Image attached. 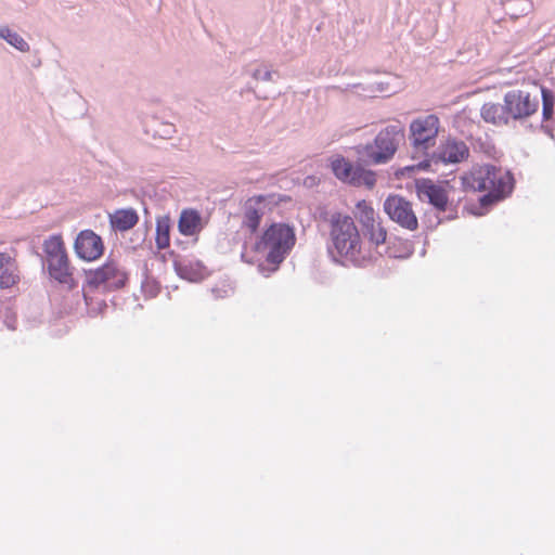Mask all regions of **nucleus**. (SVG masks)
<instances>
[{
	"mask_svg": "<svg viewBox=\"0 0 555 555\" xmlns=\"http://www.w3.org/2000/svg\"><path fill=\"white\" fill-rule=\"evenodd\" d=\"M440 121L436 115H426L410 124V139L414 149L428 150L435 145Z\"/></svg>",
	"mask_w": 555,
	"mask_h": 555,
	"instance_id": "9d476101",
	"label": "nucleus"
},
{
	"mask_svg": "<svg viewBox=\"0 0 555 555\" xmlns=\"http://www.w3.org/2000/svg\"><path fill=\"white\" fill-rule=\"evenodd\" d=\"M268 198L266 195H255L245 202L243 227L248 229L250 233H255L258 230Z\"/></svg>",
	"mask_w": 555,
	"mask_h": 555,
	"instance_id": "ddd939ff",
	"label": "nucleus"
},
{
	"mask_svg": "<svg viewBox=\"0 0 555 555\" xmlns=\"http://www.w3.org/2000/svg\"><path fill=\"white\" fill-rule=\"evenodd\" d=\"M127 273L115 262L107 261L100 268L91 270L88 273L87 291H85V301L90 312L101 313L106 304L104 300L93 302L91 293L95 289L114 291L125 286Z\"/></svg>",
	"mask_w": 555,
	"mask_h": 555,
	"instance_id": "20e7f679",
	"label": "nucleus"
},
{
	"mask_svg": "<svg viewBox=\"0 0 555 555\" xmlns=\"http://www.w3.org/2000/svg\"><path fill=\"white\" fill-rule=\"evenodd\" d=\"M481 117L486 122H490L495 126L507 125L511 120L504 103H485L481 107Z\"/></svg>",
	"mask_w": 555,
	"mask_h": 555,
	"instance_id": "6ab92c4d",
	"label": "nucleus"
},
{
	"mask_svg": "<svg viewBox=\"0 0 555 555\" xmlns=\"http://www.w3.org/2000/svg\"><path fill=\"white\" fill-rule=\"evenodd\" d=\"M77 256L86 261L99 259L104 253V244L100 235L92 230L81 231L74 244Z\"/></svg>",
	"mask_w": 555,
	"mask_h": 555,
	"instance_id": "f8f14e48",
	"label": "nucleus"
},
{
	"mask_svg": "<svg viewBox=\"0 0 555 555\" xmlns=\"http://www.w3.org/2000/svg\"><path fill=\"white\" fill-rule=\"evenodd\" d=\"M404 139V129L399 125H391L378 132L372 144L362 147L361 155L364 162L384 164L395 155L399 143Z\"/></svg>",
	"mask_w": 555,
	"mask_h": 555,
	"instance_id": "39448f33",
	"label": "nucleus"
},
{
	"mask_svg": "<svg viewBox=\"0 0 555 555\" xmlns=\"http://www.w3.org/2000/svg\"><path fill=\"white\" fill-rule=\"evenodd\" d=\"M331 168L337 179L354 186L364 185L372 189L376 183V176L372 170L353 167L345 157L337 155L331 160Z\"/></svg>",
	"mask_w": 555,
	"mask_h": 555,
	"instance_id": "6e6552de",
	"label": "nucleus"
},
{
	"mask_svg": "<svg viewBox=\"0 0 555 555\" xmlns=\"http://www.w3.org/2000/svg\"><path fill=\"white\" fill-rule=\"evenodd\" d=\"M469 156V149L463 141H457L455 139H448L444 143H442L434 157H437L438 160L442 163H461L467 159Z\"/></svg>",
	"mask_w": 555,
	"mask_h": 555,
	"instance_id": "4468645a",
	"label": "nucleus"
},
{
	"mask_svg": "<svg viewBox=\"0 0 555 555\" xmlns=\"http://www.w3.org/2000/svg\"><path fill=\"white\" fill-rule=\"evenodd\" d=\"M0 37L22 52L29 50L28 43L18 34L8 27H0Z\"/></svg>",
	"mask_w": 555,
	"mask_h": 555,
	"instance_id": "4be33fe9",
	"label": "nucleus"
},
{
	"mask_svg": "<svg viewBox=\"0 0 555 555\" xmlns=\"http://www.w3.org/2000/svg\"><path fill=\"white\" fill-rule=\"evenodd\" d=\"M171 220L169 216H162L156 219L155 244L157 249H166L170 246Z\"/></svg>",
	"mask_w": 555,
	"mask_h": 555,
	"instance_id": "412c9836",
	"label": "nucleus"
},
{
	"mask_svg": "<svg viewBox=\"0 0 555 555\" xmlns=\"http://www.w3.org/2000/svg\"><path fill=\"white\" fill-rule=\"evenodd\" d=\"M384 211L403 229L415 231L418 228L412 204L400 195H389L384 202Z\"/></svg>",
	"mask_w": 555,
	"mask_h": 555,
	"instance_id": "9b49d317",
	"label": "nucleus"
},
{
	"mask_svg": "<svg viewBox=\"0 0 555 555\" xmlns=\"http://www.w3.org/2000/svg\"><path fill=\"white\" fill-rule=\"evenodd\" d=\"M173 267H175V270L177 271V273L181 278L188 279V280L194 279V274L189 270L188 266L184 263V261L182 259H178V258L175 259Z\"/></svg>",
	"mask_w": 555,
	"mask_h": 555,
	"instance_id": "b1692460",
	"label": "nucleus"
},
{
	"mask_svg": "<svg viewBox=\"0 0 555 555\" xmlns=\"http://www.w3.org/2000/svg\"><path fill=\"white\" fill-rule=\"evenodd\" d=\"M43 250L50 275L62 284L73 285V269L62 235L56 234L47 238L43 243Z\"/></svg>",
	"mask_w": 555,
	"mask_h": 555,
	"instance_id": "423d86ee",
	"label": "nucleus"
},
{
	"mask_svg": "<svg viewBox=\"0 0 555 555\" xmlns=\"http://www.w3.org/2000/svg\"><path fill=\"white\" fill-rule=\"evenodd\" d=\"M386 256L393 259H406L413 254V245L409 240L392 237L387 243Z\"/></svg>",
	"mask_w": 555,
	"mask_h": 555,
	"instance_id": "aec40b11",
	"label": "nucleus"
},
{
	"mask_svg": "<svg viewBox=\"0 0 555 555\" xmlns=\"http://www.w3.org/2000/svg\"><path fill=\"white\" fill-rule=\"evenodd\" d=\"M296 243L293 227L283 222H274L263 230L257 241L245 245L242 260L249 264H257L258 270L266 276L279 270Z\"/></svg>",
	"mask_w": 555,
	"mask_h": 555,
	"instance_id": "f257e3e1",
	"label": "nucleus"
},
{
	"mask_svg": "<svg viewBox=\"0 0 555 555\" xmlns=\"http://www.w3.org/2000/svg\"><path fill=\"white\" fill-rule=\"evenodd\" d=\"M204 228L201 214L192 208L183 209L178 220V230L184 236H197Z\"/></svg>",
	"mask_w": 555,
	"mask_h": 555,
	"instance_id": "2eb2a0df",
	"label": "nucleus"
},
{
	"mask_svg": "<svg viewBox=\"0 0 555 555\" xmlns=\"http://www.w3.org/2000/svg\"><path fill=\"white\" fill-rule=\"evenodd\" d=\"M418 192L436 208L441 211L446 210L448 205V195L443 188L434 184L431 181H424L418 184Z\"/></svg>",
	"mask_w": 555,
	"mask_h": 555,
	"instance_id": "f3484780",
	"label": "nucleus"
},
{
	"mask_svg": "<svg viewBox=\"0 0 555 555\" xmlns=\"http://www.w3.org/2000/svg\"><path fill=\"white\" fill-rule=\"evenodd\" d=\"M505 109L512 120H524L538 112L539 100L535 95L521 89H514L504 94Z\"/></svg>",
	"mask_w": 555,
	"mask_h": 555,
	"instance_id": "1a4fd4ad",
	"label": "nucleus"
},
{
	"mask_svg": "<svg viewBox=\"0 0 555 555\" xmlns=\"http://www.w3.org/2000/svg\"><path fill=\"white\" fill-rule=\"evenodd\" d=\"M353 215L370 243L376 247L387 243L388 231L371 202H357Z\"/></svg>",
	"mask_w": 555,
	"mask_h": 555,
	"instance_id": "0eeeda50",
	"label": "nucleus"
},
{
	"mask_svg": "<svg viewBox=\"0 0 555 555\" xmlns=\"http://www.w3.org/2000/svg\"><path fill=\"white\" fill-rule=\"evenodd\" d=\"M542 95V116L544 120H550L553 118L554 106H555V95L552 90L547 88L541 89Z\"/></svg>",
	"mask_w": 555,
	"mask_h": 555,
	"instance_id": "5701e85b",
	"label": "nucleus"
},
{
	"mask_svg": "<svg viewBox=\"0 0 555 555\" xmlns=\"http://www.w3.org/2000/svg\"><path fill=\"white\" fill-rule=\"evenodd\" d=\"M429 166H430V160H424V162H422V163H420V164L417 165V168H418V169L426 170V169H428V168H429Z\"/></svg>",
	"mask_w": 555,
	"mask_h": 555,
	"instance_id": "393cba45",
	"label": "nucleus"
},
{
	"mask_svg": "<svg viewBox=\"0 0 555 555\" xmlns=\"http://www.w3.org/2000/svg\"><path fill=\"white\" fill-rule=\"evenodd\" d=\"M460 180L465 192H486L485 197L491 201L501 199L513 190L512 175L488 164L474 166Z\"/></svg>",
	"mask_w": 555,
	"mask_h": 555,
	"instance_id": "7ed1b4c3",
	"label": "nucleus"
},
{
	"mask_svg": "<svg viewBox=\"0 0 555 555\" xmlns=\"http://www.w3.org/2000/svg\"><path fill=\"white\" fill-rule=\"evenodd\" d=\"M139 221L138 212L133 208L117 209L109 215V222L113 229L128 231Z\"/></svg>",
	"mask_w": 555,
	"mask_h": 555,
	"instance_id": "a211bd4d",
	"label": "nucleus"
},
{
	"mask_svg": "<svg viewBox=\"0 0 555 555\" xmlns=\"http://www.w3.org/2000/svg\"><path fill=\"white\" fill-rule=\"evenodd\" d=\"M331 241L330 253L343 263L364 266L371 260L360 231L351 216L335 211L326 218Z\"/></svg>",
	"mask_w": 555,
	"mask_h": 555,
	"instance_id": "f03ea898",
	"label": "nucleus"
},
{
	"mask_svg": "<svg viewBox=\"0 0 555 555\" xmlns=\"http://www.w3.org/2000/svg\"><path fill=\"white\" fill-rule=\"evenodd\" d=\"M16 260L5 253H0V287L11 288L20 282Z\"/></svg>",
	"mask_w": 555,
	"mask_h": 555,
	"instance_id": "dca6fc26",
	"label": "nucleus"
}]
</instances>
